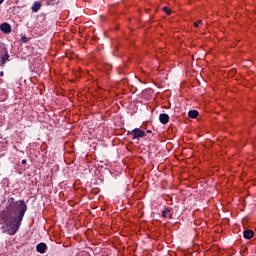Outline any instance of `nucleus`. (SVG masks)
<instances>
[{
	"label": "nucleus",
	"instance_id": "nucleus-5",
	"mask_svg": "<svg viewBox=\"0 0 256 256\" xmlns=\"http://www.w3.org/2000/svg\"><path fill=\"white\" fill-rule=\"evenodd\" d=\"M46 249H47V244L45 243H40L36 246V251L38 253H45Z\"/></svg>",
	"mask_w": 256,
	"mask_h": 256
},
{
	"label": "nucleus",
	"instance_id": "nucleus-11",
	"mask_svg": "<svg viewBox=\"0 0 256 256\" xmlns=\"http://www.w3.org/2000/svg\"><path fill=\"white\" fill-rule=\"evenodd\" d=\"M163 11H164L167 15H171V9H169V7H167V6L163 7Z\"/></svg>",
	"mask_w": 256,
	"mask_h": 256
},
{
	"label": "nucleus",
	"instance_id": "nucleus-13",
	"mask_svg": "<svg viewBox=\"0 0 256 256\" xmlns=\"http://www.w3.org/2000/svg\"><path fill=\"white\" fill-rule=\"evenodd\" d=\"M21 41L22 43H27L29 41V38H27V36H22Z\"/></svg>",
	"mask_w": 256,
	"mask_h": 256
},
{
	"label": "nucleus",
	"instance_id": "nucleus-8",
	"mask_svg": "<svg viewBox=\"0 0 256 256\" xmlns=\"http://www.w3.org/2000/svg\"><path fill=\"white\" fill-rule=\"evenodd\" d=\"M188 116L190 119H197V117H199V112L197 110H190Z\"/></svg>",
	"mask_w": 256,
	"mask_h": 256
},
{
	"label": "nucleus",
	"instance_id": "nucleus-10",
	"mask_svg": "<svg viewBox=\"0 0 256 256\" xmlns=\"http://www.w3.org/2000/svg\"><path fill=\"white\" fill-rule=\"evenodd\" d=\"M169 213H171V209L166 208L165 210L162 211V217L163 219H167Z\"/></svg>",
	"mask_w": 256,
	"mask_h": 256
},
{
	"label": "nucleus",
	"instance_id": "nucleus-4",
	"mask_svg": "<svg viewBox=\"0 0 256 256\" xmlns=\"http://www.w3.org/2000/svg\"><path fill=\"white\" fill-rule=\"evenodd\" d=\"M0 29L1 31H3V33H11V25H9L8 23H3L2 25H0Z\"/></svg>",
	"mask_w": 256,
	"mask_h": 256
},
{
	"label": "nucleus",
	"instance_id": "nucleus-6",
	"mask_svg": "<svg viewBox=\"0 0 256 256\" xmlns=\"http://www.w3.org/2000/svg\"><path fill=\"white\" fill-rule=\"evenodd\" d=\"M253 235H254V232L251 229L244 230L243 232L244 239H253Z\"/></svg>",
	"mask_w": 256,
	"mask_h": 256
},
{
	"label": "nucleus",
	"instance_id": "nucleus-14",
	"mask_svg": "<svg viewBox=\"0 0 256 256\" xmlns=\"http://www.w3.org/2000/svg\"><path fill=\"white\" fill-rule=\"evenodd\" d=\"M27 164V160H22V165H26Z\"/></svg>",
	"mask_w": 256,
	"mask_h": 256
},
{
	"label": "nucleus",
	"instance_id": "nucleus-2",
	"mask_svg": "<svg viewBox=\"0 0 256 256\" xmlns=\"http://www.w3.org/2000/svg\"><path fill=\"white\" fill-rule=\"evenodd\" d=\"M127 135H131L132 139H141L142 137H145L147 133L141 128H134L133 130L128 131Z\"/></svg>",
	"mask_w": 256,
	"mask_h": 256
},
{
	"label": "nucleus",
	"instance_id": "nucleus-12",
	"mask_svg": "<svg viewBox=\"0 0 256 256\" xmlns=\"http://www.w3.org/2000/svg\"><path fill=\"white\" fill-rule=\"evenodd\" d=\"M200 25H203V21L198 20L197 22L194 23V27H199Z\"/></svg>",
	"mask_w": 256,
	"mask_h": 256
},
{
	"label": "nucleus",
	"instance_id": "nucleus-3",
	"mask_svg": "<svg viewBox=\"0 0 256 256\" xmlns=\"http://www.w3.org/2000/svg\"><path fill=\"white\" fill-rule=\"evenodd\" d=\"M159 121L162 125H167L169 123V116L165 113L159 115Z\"/></svg>",
	"mask_w": 256,
	"mask_h": 256
},
{
	"label": "nucleus",
	"instance_id": "nucleus-7",
	"mask_svg": "<svg viewBox=\"0 0 256 256\" xmlns=\"http://www.w3.org/2000/svg\"><path fill=\"white\" fill-rule=\"evenodd\" d=\"M9 59V54L6 53L5 55H2L0 58V65L1 67H5V63H7V60Z\"/></svg>",
	"mask_w": 256,
	"mask_h": 256
},
{
	"label": "nucleus",
	"instance_id": "nucleus-9",
	"mask_svg": "<svg viewBox=\"0 0 256 256\" xmlns=\"http://www.w3.org/2000/svg\"><path fill=\"white\" fill-rule=\"evenodd\" d=\"M39 9H41V2H35L32 6V11H34V13H37Z\"/></svg>",
	"mask_w": 256,
	"mask_h": 256
},
{
	"label": "nucleus",
	"instance_id": "nucleus-1",
	"mask_svg": "<svg viewBox=\"0 0 256 256\" xmlns=\"http://www.w3.org/2000/svg\"><path fill=\"white\" fill-rule=\"evenodd\" d=\"M8 201L10 203L9 206L0 213V223L7 225L8 235H15L19 231L21 221H23V217L27 212V204H25L24 200L14 202L15 199L13 198Z\"/></svg>",
	"mask_w": 256,
	"mask_h": 256
},
{
	"label": "nucleus",
	"instance_id": "nucleus-15",
	"mask_svg": "<svg viewBox=\"0 0 256 256\" xmlns=\"http://www.w3.org/2000/svg\"><path fill=\"white\" fill-rule=\"evenodd\" d=\"M5 73L3 71L0 72V77H3Z\"/></svg>",
	"mask_w": 256,
	"mask_h": 256
},
{
	"label": "nucleus",
	"instance_id": "nucleus-16",
	"mask_svg": "<svg viewBox=\"0 0 256 256\" xmlns=\"http://www.w3.org/2000/svg\"><path fill=\"white\" fill-rule=\"evenodd\" d=\"M3 1H5V0H0V5H1V3H3Z\"/></svg>",
	"mask_w": 256,
	"mask_h": 256
}]
</instances>
